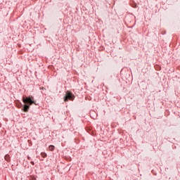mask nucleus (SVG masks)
<instances>
[{
	"label": "nucleus",
	"mask_w": 180,
	"mask_h": 180,
	"mask_svg": "<svg viewBox=\"0 0 180 180\" xmlns=\"http://www.w3.org/2000/svg\"><path fill=\"white\" fill-rule=\"evenodd\" d=\"M68 99H70V101H72L74 99V96H72V94L69 91L66 92V96L64 98V101L67 102Z\"/></svg>",
	"instance_id": "nucleus-1"
},
{
	"label": "nucleus",
	"mask_w": 180,
	"mask_h": 180,
	"mask_svg": "<svg viewBox=\"0 0 180 180\" xmlns=\"http://www.w3.org/2000/svg\"><path fill=\"white\" fill-rule=\"evenodd\" d=\"M22 102L24 103H27V105H33V103H34L30 97H27L26 98H22Z\"/></svg>",
	"instance_id": "nucleus-2"
},
{
	"label": "nucleus",
	"mask_w": 180,
	"mask_h": 180,
	"mask_svg": "<svg viewBox=\"0 0 180 180\" xmlns=\"http://www.w3.org/2000/svg\"><path fill=\"white\" fill-rule=\"evenodd\" d=\"M30 106L27 105H25L24 108H23V110L24 112H29V109H30Z\"/></svg>",
	"instance_id": "nucleus-3"
},
{
	"label": "nucleus",
	"mask_w": 180,
	"mask_h": 180,
	"mask_svg": "<svg viewBox=\"0 0 180 180\" xmlns=\"http://www.w3.org/2000/svg\"><path fill=\"white\" fill-rule=\"evenodd\" d=\"M4 159L6 160V161L9 162V161H11V156H9V155H6Z\"/></svg>",
	"instance_id": "nucleus-4"
},
{
	"label": "nucleus",
	"mask_w": 180,
	"mask_h": 180,
	"mask_svg": "<svg viewBox=\"0 0 180 180\" xmlns=\"http://www.w3.org/2000/svg\"><path fill=\"white\" fill-rule=\"evenodd\" d=\"M54 148H55V147H54V146H53V145H51V146H49V150L50 151H54Z\"/></svg>",
	"instance_id": "nucleus-5"
},
{
	"label": "nucleus",
	"mask_w": 180,
	"mask_h": 180,
	"mask_svg": "<svg viewBox=\"0 0 180 180\" xmlns=\"http://www.w3.org/2000/svg\"><path fill=\"white\" fill-rule=\"evenodd\" d=\"M41 157H42L43 158H46V157H47V154L45 153H41Z\"/></svg>",
	"instance_id": "nucleus-6"
},
{
	"label": "nucleus",
	"mask_w": 180,
	"mask_h": 180,
	"mask_svg": "<svg viewBox=\"0 0 180 180\" xmlns=\"http://www.w3.org/2000/svg\"><path fill=\"white\" fill-rule=\"evenodd\" d=\"M31 164H32V165H34V162L32 161Z\"/></svg>",
	"instance_id": "nucleus-7"
},
{
	"label": "nucleus",
	"mask_w": 180,
	"mask_h": 180,
	"mask_svg": "<svg viewBox=\"0 0 180 180\" xmlns=\"http://www.w3.org/2000/svg\"><path fill=\"white\" fill-rule=\"evenodd\" d=\"M40 89H46L44 87H40Z\"/></svg>",
	"instance_id": "nucleus-8"
}]
</instances>
